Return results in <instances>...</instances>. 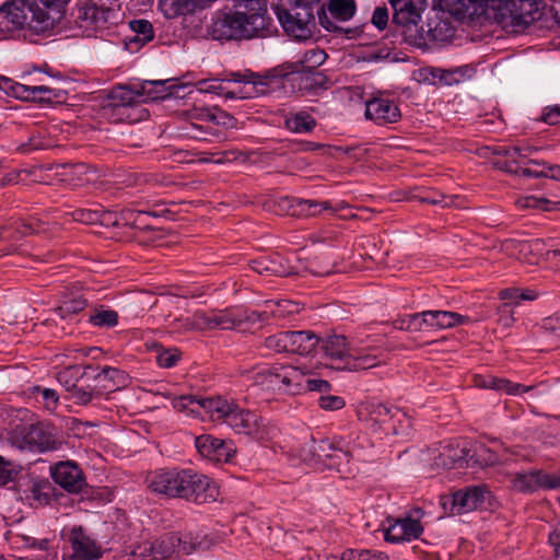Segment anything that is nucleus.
<instances>
[{"label": "nucleus", "mask_w": 560, "mask_h": 560, "mask_svg": "<svg viewBox=\"0 0 560 560\" xmlns=\"http://www.w3.org/2000/svg\"><path fill=\"white\" fill-rule=\"evenodd\" d=\"M148 488L158 494L168 498L174 497L175 475L171 469L160 468L147 476Z\"/></svg>", "instance_id": "nucleus-35"}, {"label": "nucleus", "mask_w": 560, "mask_h": 560, "mask_svg": "<svg viewBox=\"0 0 560 560\" xmlns=\"http://www.w3.org/2000/svg\"><path fill=\"white\" fill-rule=\"evenodd\" d=\"M318 406L324 410H340L346 406V401L341 396L323 395L318 398Z\"/></svg>", "instance_id": "nucleus-61"}, {"label": "nucleus", "mask_w": 560, "mask_h": 560, "mask_svg": "<svg viewBox=\"0 0 560 560\" xmlns=\"http://www.w3.org/2000/svg\"><path fill=\"white\" fill-rule=\"evenodd\" d=\"M113 14L112 10L98 7L92 1L80 2L75 10V24L86 36H91L97 31L106 28Z\"/></svg>", "instance_id": "nucleus-17"}, {"label": "nucleus", "mask_w": 560, "mask_h": 560, "mask_svg": "<svg viewBox=\"0 0 560 560\" xmlns=\"http://www.w3.org/2000/svg\"><path fill=\"white\" fill-rule=\"evenodd\" d=\"M327 58V54L319 48H312L304 52L303 58L294 63L303 65L304 69L318 70Z\"/></svg>", "instance_id": "nucleus-51"}, {"label": "nucleus", "mask_w": 560, "mask_h": 560, "mask_svg": "<svg viewBox=\"0 0 560 560\" xmlns=\"http://www.w3.org/2000/svg\"><path fill=\"white\" fill-rule=\"evenodd\" d=\"M300 456L304 462L323 464L328 469H335L339 472H346V466L352 459V453L348 443L342 438L319 439L314 436L306 442Z\"/></svg>", "instance_id": "nucleus-5"}, {"label": "nucleus", "mask_w": 560, "mask_h": 560, "mask_svg": "<svg viewBox=\"0 0 560 560\" xmlns=\"http://www.w3.org/2000/svg\"><path fill=\"white\" fill-rule=\"evenodd\" d=\"M366 413L364 421L368 422L369 427L374 431H382L386 434L389 432L397 433L396 427L393 420L400 415V410L396 407H389L384 404H368L364 407Z\"/></svg>", "instance_id": "nucleus-27"}, {"label": "nucleus", "mask_w": 560, "mask_h": 560, "mask_svg": "<svg viewBox=\"0 0 560 560\" xmlns=\"http://www.w3.org/2000/svg\"><path fill=\"white\" fill-rule=\"evenodd\" d=\"M299 387V394L302 392L328 393L331 389V385L328 381L320 378H311L304 371L303 380L301 381V386Z\"/></svg>", "instance_id": "nucleus-54"}, {"label": "nucleus", "mask_w": 560, "mask_h": 560, "mask_svg": "<svg viewBox=\"0 0 560 560\" xmlns=\"http://www.w3.org/2000/svg\"><path fill=\"white\" fill-rule=\"evenodd\" d=\"M327 10L334 19L346 22L355 14L357 4L354 0H329Z\"/></svg>", "instance_id": "nucleus-44"}, {"label": "nucleus", "mask_w": 560, "mask_h": 560, "mask_svg": "<svg viewBox=\"0 0 560 560\" xmlns=\"http://www.w3.org/2000/svg\"><path fill=\"white\" fill-rule=\"evenodd\" d=\"M49 26V14L36 0H10L0 7V33L23 28L40 33Z\"/></svg>", "instance_id": "nucleus-4"}, {"label": "nucleus", "mask_w": 560, "mask_h": 560, "mask_svg": "<svg viewBox=\"0 0 560 560\" xmlns=\"http://www.w3.org/2000/svg\"><path fill=\"white\" fill-rule=\"evenodd\" d=\"M142 103L156 102L170 97L175 89V79L138 81Z\"/></svg>", "instance_id": "nucleus-33"}, {"label": "nucleus", "mask_w": 560, "mask_h": 560, "mask_svg": "<svg viewBox=\"0 0 560 560\" xmlns=\"http://www.w3.org/2000/svg\"><path fill=\"white\" fill-rule=\"evenodd\" d=\"M235 11L246 15L249 24L254 25L267 36L270 19L267 16V3L265 0H233Z\"/></svg>", "instance_id": "nucleus-30"}, {"label": "nucleus", "mask_w": 560, "mask_h": 560, "mask_svg": "<svg viewBox=\"0 0 560 560\" xmlns=\"http://www.w3.org/2000/svg\"><path fill=\"white\" fill-rule=\"evenodd\" d=\"M129 25L131 31L135 33L130 43H140L141 45H144L153 38V27L149 21L133 20Z\"/></svg>", "instance_id": "nucleus-47"}, {"label": "nucleus", "mask_w": 560, "mask_h": 560, "mask_svg": "<svg viewBox=\"0 0 560 560\" xmlns=\"http://www.w3.org/2000/svg\"><path fill=\"white\" fill-rule=\"evenodd\" d=\"M277 16L287 34L298 40H306L312 38L316 24L307 23V21L291 16V11L283 8H277Z\"/></svg>", "instance_id": "nucleus-34"}, {"label": "nucleus", "mask_w": 560, "mask_h": 560, "mask_svg": "<svg viewBox=\"0 0 560 560\" xmlns=\"http://www.w3.org/2000/svg\"><path fill=\"white\" fill-rule=\"evenodd\" d=\"M30 396L43 408L48 411H55L58 402L59 395L55 389L42 387V386H33L30 388Z\"/></svg>", "instance_id": "nucleus-43"}, {"label": "nucleus", "mask_w": 560, "mask_h": 560, "mask_svg": "<svg viewBox=\"0 0 560 560\" xmlns=\"http://www.w3.org/2000/svg\"><path fill=\"white\" fill-rule=\"evenodd\" d=\"M84 369L100 397L115 392L126 382V374L116 368L104 366L100 370L96 366L88 365Z\"/></svg>", "instance_id": "nucleus-23"}, {"label": "nucleus", "mask_w": 560, "mask_h": 560, "mask_svg": "<svg viewBox=\"0 0 560 560\" xmlns=\"http://www.w3.org/2000/svg\"><path fill=\"white\" fill-rule=\"evenodd\" d=\"M489 389L504 392L510 395H515L521 392H528L530 388L518 383H513L506 378L489 376Z\"/></svg>", "instance_id": "nucleus-49"}, {"label": "nucleus", "mask_w": 560, "mask_h": 560, "mask_svg": "<svg viewBox=\"0 0 560 560\" xmlns=\"http://www.w3.org/2000/svg\"><path fill=\"white\" fill-rule=\"evenodd\" d=\"M513 0H478V12L485 10H493L495 12V18H500L501 20L506 19V12L509 11L510 4H512Z\"/></svg>", "instance_id": "nucleus-52"}, {"label": "nucleus", "mask_w": 560, "mask_h": 560, "mask_svg": "<svg viewBox=\"0 0 560 560\" xmlns=\"http://www.w3.org/2000/svg\"><path fill=\"white\" fill-rule=\"evenodd\" d=\"M50 475L69 493H80L88 486L82 469L73 460L56 463L50 467Z\"/></svg>", "instance_id": "nucleus-18"}, {"label": "nucleus", "mask_w": 560, "mask_h": 560, "mask_svg": "<svg viewBox=\"0 0 560 560\" xmlns=\"http://www.w3.org/2000/svg\"><path fill=\"white\" fill-rule=\"evenodd\" d=\"M213 545V540L209 539L207 535L200 533H184L177 537V547L180 548L186 555H190L194 551L209 549Z\"/></svg>", "instance_id": "nucleus-41"}, {"label": "nucleus", "mask_w": 560, "mask_h": 560, "mask_svg": "<svg viewBox=\"0 0 560 560\" xmlns=\"http://www.w3.org/2000/svg\"><path fill=\"white\" fill-rule=\"evenodd\" d=\"M478 0H438L439 8L456 19L478 14Z\"/></svg>", "instance_id": "nucleus-40"}, {"label": "nucleus", "mask_w": 560, "mask_h": 560, "mask_svg": "<svg viewBox=\"0 0 560 560\" xmlns=\"http://www.w3.org/2000/svg\"><path fill=\"white\" fill-rule=\"evenodd\" d=\"M219 494L218 485L208 476L191 469L177 472V498L205 504L217 501Z\"/></svg>", "instance_id": "nucleus-9"}, {"label": "nucleus", "mask_w": 560, "mask_h": 560, "mask_svg": "<svg viewBox=\"0 0 560 560\" xmlns=\"http://www.w3.org/2000/svg\"><path fill=\"white\" fill-rule=\"evenodd\" d=\"M489 494L490 491L486 485L469 486L453 493L452 504L457 513H466L481 508Z\"/></svg>", "instance_id": "nucleus-28"}, {"label": "nucleus", "mask_w": 560, "mask_h": 560, "mask_svg": "<svg viewBox=\"0 0 560 560\" xmlns=\"http://www.w3.org/2000/svg\"><path fill=\"white\" fill-rule=\"evenodd\" d=\"M283 124L285 129L294 133H308L317 126L316 119L305 110L288 113Z\"/></svg>", "instance_id": "nucleus-39"}, {"label": "nucleus", "mask_w": 560, "mask_h": 560, "mask_svg": "<svg viewBox=\"0 0 560 560\" xmlns=\"http://www.w3.org/2000/svg\"><path fill=\"white\" fill-rule=\"evenodd\" d=\"M2 91L22 101L48 102L58 96L56 90L47 85L31 86L14 82L8 78L3 79Z\"/></svg>", "instance_id": "nucleus-26"}, {"label": "nucleus", "mask_w": 560, "mask_h": 560, "mask_svg": "<svg viewBox=\"0 0 560 560\" xmlns=\"http://www.w3.org/2000/svg\"><path fill=\"white\" fill-rule=\"evenodd\" d=\"M118 318L116 311L101 305L91 311L88 322L97 328H113L118 324Z\"/></svg>", "instance_id": "nucleus-42"}, {"label": "nucleus", "mask_w": 560, "mask_h": 560, "mask_svg": "<svg viewBox=\"0 0 560 560\" xmlns=\"http://www.w3.org/2000/svg\"><path fill=\"white\" fill-rule=\"evenodd\" d=\"M294 13L291 12V16L298 19V21H307V23L316 24L314 15V3L311 1L294 0Z\"/></svg>", "instance_id": "nucleus-53"}, {"label": "nucleus", "mask_w": 560, "mask_h": 560, "mask_svg": "<svg viewBox=\"0 0 560 560\" xmlns=\"http://www.w3.org/2000/svg\"><path fill=\"white\" fill-rule=\"evenodd\" d=\"M424 330L428 329H447L455 326L464 325L470 322L468 316H464L451 311H423L420 312Z\"/></svg>", "instance_id": "nucleus-32"}, {"label": "nucleus", "mask_w": 560, "mask_h": 560, "mask_svg": "<svg viewBox=\"0 0 560 560\" xmlns=\"http://www.w3.org/2000/svg\"><path fill=\"white\" fill-rule=\"evenodd\" d=\"M198 322L190 323L187 319L177 318V332L180 329L192 330L205 325L207 328L236 329L240 331L249 330L259 322H267L270 318L268 312H258L243 306L229 307L221 311H211L201 315H196Z\"/></svg>", "instance_id": "nucleus-3"}, {"label": "nucleus", "mask_w": 560, "mask_h": 560, "mask_svg": "<svg viewBox=\"0 0 560 560\" xmlns=\"http://www.w3.org/2000/svg\"><path fill=\"white\" fill-rule=\"evenodd\" d=\"M184 79L185 78H177V105H179V108H191V103H196V105L203 104L201 96L206 93L215 94L225 98H236L240 94V92L230 90L225 85L223 78L198 80L194 84L195 88L186 92V86L189 82H185Z\"/></svg>", "instance_id": "nucleus-11"}, {"label": "nucleus", "mask_w": 560, "mask_h": 560, "mask_svg": "<svg viewBox=\"0 0 560 560\" xmlns=\"http://www.w3.org/2000/svg\"><path fill=\"white\" fill-rule=\"evenodd\" d=\"M529 149L520 147H497L493 154L497 159L492 161L495 168L523 177H545V166H535L529 162Z\"/></svg>", "instance_id": "nucleus-10"}, {"label": "nucleus", "mask_w": 560, "mask_h": 560, "mask_svg": "<svg viewBox=\"0 0 560 560\" xmlns=\"http://www.w3.org/2000/svg\"><path fill=\"white\" fill-rule=\"evenodd\" d=\"M520 208L524 209H540L542 211H549L552 202L546 198L525 196L517 200Z\"/></svg>", "instance_id": "nucleus-58"}, {"label": "nucleus", "mask_w": 560, "mask_h": 560, "mask_svg": "<svg viewBox=\"0 0 560 560\" xmlns=\"http://www.w3.org/2000/svg\"><path fill=\"white\" fill-rule=\"evenodd\" d=\"M143 550L149 552L147 560H172L174 545L171 540L144 542Z\"/></svg>", "instance_id": "nucleus-45"}, {"label": "nucleus", "mask_w": 560, "mask_h": 560, "mask_svg": "<svg viewBox=\"0 0 560 560\" xmlns=\"http://www.w3.org/2000/svg\"><path fill=\"white\" fill-rule=\"evenodd\" d=\"M74 221L84 224H96L102 222L103 212L98 209H75L72 213Z\"/></svg>", "instance_id": "nucleus-55"}, {"label": "nucleus", "mask_w": 560, "mask_h": 560, "mask_svg": "<svg viewBox=\"0 0 560 560\" xmlns=\"http://www.w3.org/2000/svg\"><path fill=\"white\" fill-rule=\"evenodd\" d=\"M388 527L384 532V539L387 542L399 544L420 538L423 534V526L419 520L409 515L401 517H387Z\"/></svg>", "instance_id": "nucleus-19"}, {"label": "nucleus", "mask_w": 560, "mask_h": 560, "mask_svg": "<svg viewBox=\"0 0 560 560\" xmlns=\"http://www.w3.org/2000/svg\"><path fill=\"white\" fill-rule=\"evenodd\" d=\"M59 382L65 384L69 398L78 405H88L100 395L88 377L85 369L71 366L59 374Z\"/></svg>", "instance_id": "nucleus-15"}, {"label": "nucleus", "mask_w": 560, "mask_h": 560, "mask_svg": "<svg viewBox=\"0 0 560 560\" xmlns=\"http://www.w3.org/2000/svg\"><path fill=\"white\" fill-rule=\"evenodd\" d=\"M108 100L109 103L104 107V112L113 121L133 122L137 120L131 118L128 110L142 103L138 81L114 86L109 92Z\"/></svg>", "instance_id": "nucleus-13"}, {"label": "nucleus", "mask_w": 560, "mask_h": 560, "mask_svg": "<svg viewBox=\"0 0 560 560\" xmlns=\"http://www.w3.org/2000/svg\"><path fill=\"white\" fill-rule=\"evenodd\" d=\"M177 412L186 416H208L211 421L226 424L237 434H244L257 442H269L279 435L278 425L256 411L242 408L235 401L221 396L201 398L185 394L177 388Z\"/></svg>", "instance_id": "nucleus-1"}, {"label": "nucleus", "mask_w": 560, "mask_h": 560, "mask_svg": "<svg viewBox=\"0 0 560 560\" xmlns=\"http://www.w3.org/2000/svg\"><path fill=\"white\" fill-rule=\"evenodd\" d=\"M156 362L161 368H172L175 364V353L171 349H164L162 345L155 346Z\"/></svg>", "instance_id": "nucleus-63"}, {"label": "nucleus", "mask_w": 560, "mask_h": 560, "mask_svg": "<svg viewBox=\"0 0 560 560\" xmlns=\"http://www.w3.org/2000/svg\"><path fill=\"white\" fill-rule=\"evenodd\" d=\"M250 268L257 273L265 276L288 277L294 273V267L279 253L253 259Z\"/></svg>", "instance_id": "nucleus-29"}, {"label": "nucleus", "mask_w": 560, "mask_h": 560, "mask_svg": "<svg viewBox=\"0 0 560 560\" xmlns=\"http://www.w3.org/2000/svg\"><path fill=\"white\" fill-rule=\"evenodd\" d=\"M302 380V369L292 365H273L257 373L255 382L267 389L296 395Z\"/></svg>", "instance_id": "nucleus-12"}, {"label": "nucleus", "mask_w": 560, "mask_h": 560, "mask_svg": "<svg viewBox=\"0 0 560 560\" xmlns=\"http://www.w3.org/2000/svg\"><path fill=\"white\" fill-rule=\"evenodd\" d=\"M393 10L392 24L396 27L417 25L421 7L427 0H388Z\"/></svg>", "instance_id": "nucleus-31"}, {"label": "nucleus", "mask_w": 560, "mask_h": 560, "mask_svg": "<svg viewBox=\"0 0 560 560\" xmlns=\"http://www.w3.org/2000/svg\"><path fill=\"white\" fill-rule=\"evenodd\" d=\"M270 73L272 92L282 86L283 79H289L293 88L307 94L326 90L328 84V79L323 72L304 69L301 63L283 62L270 69Z\"/></svg>", "instance_id": "nucleus-7"}, {"label": "nucleus", "mask_w": 560, "mask_h": 560, "mask_svg": "<svg viewBox=\"0 0 560 560\" xmlns=\"http://www.w3.org/2000/svg\"><path fill=\"white\" fill-rule=\"evenodd\" d=\"M290 353L310 355L317 350L319 337L311 330H289Z\"/></svg>", "instance_id": "nucleus-36"}, {"label": "nucleus", "mask_w": 560, "mask_h": 560, "mask_svg": "<svg viewBox=\"0 0 560 560\" xmlns=\"http://www.w3.org/2000/svg\"><path fill=\"white\" fill-rule=\"evenodd\" d=\"M88 301L83 296H78L68 301H65L56 311L61 318H71L85 310Z\"/></svg>", "instance_id": "nucleus-50"}, {"label": "nucleus", "mask_w": 560, "mask_h": 560, "mask_svg": "<svg viewBox=\"0 0 560 560\" xmlns=\"http://www.w3.org/2000/svg\"><path fill=\"white\" fill-rule=\"evenodd\" d=\"M198 453L209 460L228 463L236 453L231 440H221L210 434H202L194 439Z\"/></svg>", "instance_id": "nucleus-20"}, {"label": "nucleus", "mask_w": 560, "mask_h": 560, "mask_svg": "<svg viewBox=\"0 0 560 560\" xmlns=\"http://www.w3.org/2000/svg\"><path fill=\"white\" fill-rule=\"evenodd\" d=\"M364 115L377 126H388L401 119V112L396 102L383 96L366 101Z\"/></svg>", "instance_id": "nucleus-22"}, {"label": "nucleus", "mask_w": 560, "mask_h": 560, "mask_svg": "<svg viewBox=\"0 0 560 560\" xmlns=\"http://www.w3.org/2000/svg\"><path fill=\"white\" fill-rule=\"evenodd\" d=\"M243 153L237 149H229L211 153V158L200 159V162H212L214 164H226L238 160Z\"/></svg>", "instance_id": "nucleus-56"}, {"label": "nucleus", "mask_w": 560, "mask_h": 560, "mask_svg": "<svg viewBox=\"0 0 560 560\" xmlns=\"http://www.w3.org/2000/svg\"><path fill=\"white\" fill-rule=\"evenodd\" d=\"M18 474L16 466L0 456V487L13 481Z\"/></svg>", "instance_id": "nucleus-60"}, {"label": "nucleus", "mask_w": 560, "mask_h": 560, "mask_svg": "<svg viewBox=\"0 0 560 560\" xmlns=\"http://www.w3.org/2000/svg\"><path fill=\"white\" fill-rule=\"evenodd\" d=\"M68 540L72 560H96L102 556L101 546L81 526L70 529Z\"/></svg>", "instance_id": "nucleus-24"}, {"label": "nucleus", "mask_w": 560, "mask_h": 560, "mask_svg": "<svg viewBox=\"0 0 560 560\" xmlns=\"http://www.w3.org/2000/svg\"><path fill=\"white\" fill-rule=\"evenodd\" d=\"M388 9L386 5L375 8L371 23L380 31H383L388 25Z\"/></svg>", "instance_id": "nucleus-64"}, {"label": "nucleus", "mask_w": 560, "mask_h": 560, "mask_svg": "<svg viewBox=\"0 0 560 560\" xmlns=\"http://www.w3.org/2000/svg\"><path fill=\"white\" fill-rule=\"evenodd\" d=\"M544 0H513L506 12L514 27H526L540 19V10L545 8Z\"/></svg>", "instance_id": "nucleus-25"}, {"label": "nucleus", "mask_w": 560, "mask_h": 560, "mask_svg": "<svg viewBox=\"0 0 560 560\" xmlns=\"http://www.w3.org/2000/svg\"><path fill=\"white\" fill-rule=\"evenodd\" d=\"M225 83L236 82V83H245L250 84L249 91H238L237 98H246L252 96H260L272 93L271 85V73L270 69L265 73H256L250 70H246L245 72H230L223 77Z\"/></svg>", "instance_id": "nucleus-21"}, {"label": "nucleus", "mask_w": 560, "mask_h": 560, "mask_svg": "<svg viewBox=\"0 0 560 560\" xmlns=\"http://www.w3.org/2000/svg\"><path fill=\"white\" fill-rule=\"evenodd\" d=\"M289 330L279 331L264 340V347L275 353H290Z\"/></svg>", "instance_id": "nucleus-46"}, {"label": "nucleus", "mask_w": 560, "mask_h": 560, "mask_svg": "<svg viewBox=\"0 0 560 560\" xmlns=\"http://www.w3.org/2000/svg\"><path fill=\"white\" fill-rule=\"evenodd\" d=\"M44 141L37 133H32L26 142H22L16 147V151L22 154H28L35 150L43 149Z\"/></svg>", "instance_id": "nucleus-62"}, {"label": "nucleus", "mask_w": 560, "mask_h": 560, "mask_svg": "<svg viewBox=\"0 0 560 560\" xmlns=\"http://www.w3.org/2000/svg\"><path fill=\"white\" fill-rule=\"evenodd\" d=\"M417 199L422 203L428 205H441L442 207H448L453 202L452 196H446L440 191H428L423 195L417 196Z\"/></svg>", "instance_id": "nucleus-59"}, {"label": "nucleus", "mask_w": 560, "mask_h": 560, "mask_svg": "<svg viewBox=\"0 0 560 560\" xmlns=\"http://www.w3.org/2000/svg\"><path fill=\"white\" fill-rule=\"evenodd\" d=\"M512 490L522 494H533L539 490L560 488V470L549 474L544 469L517 471L510 476Z\"/></svg>", "instance_id": "nucleus-14"}, {"label": "nucleus", "mask_w": 560, "mask_h": 560, "mask_svg": "<svg viewBox=\"0 0 560 560\" xmlns=\"http://www.w3.org/2000/svg\"><path fill=\"white\" fill-rule=\"evenodd\" d=\"M9 441L21 451L37 453L56 451L62 445L57 428L47 422L18 427L10 433Z\"/></svg>", "instance_id": "nucleus-6"}, {"label": "nucleus", "mask_w": 560, "mask_h": 560, "mask_svg": "<svg viewBox=\"0 0 560 560\" xmlns=\"http://www.w3.org/2000/svg\"><path fill=\"white\" fill-rule=\"evenodd\" d=\"M434 464L444 469L467 467L466 447L444 446L439 455L434 457Z\"/></svg>", "instance_id": "nucleus-38"}, {"label": "nucleus", "mask_w": 560, "mask_h": 560, "mask_svg": "<svg viewBox=\"0 0 560 560\" xmlns=\"http://www.w3.org/2000/svg\"><path fill=\"white\" fill-rule=\"evenodd\" d=\"M209 34L217 40H242L254 37H265L259 30L249 24L241 11L218 10L209 26Z\"/></svg>", "instance_id": "nucleus-8"}, {"label": "nucleus", "mask_w": 560, "mask_h": 560, "mask_svg": "<svg viewBox=\"0 0 560 560\" xmlns=\"http://www.w3.org/2000/svg\"><path fill=\"white\" fill-rule=\"evenodd\" d=\"M467 452V468H485L500 462L499 455L486 444L476 442Z\"/></svg>", "instance_id": "nucleus-37"}, {"label": "nucleus", "mask_w": 560, "mask_h": 560, "mask_svg": "<svg viewBox=\"0 0 560 560\" xmlns=\"http://www.w3.org/2000/svg\"><path fill=\"white\" fill-rule=\"evenodd\" d=\"M378 362L376 355L364 354L354 357L352 354V358L348 359L347 363H349V366L346 370H368L376 366Z\"/></svg>", "instance_id": "nucleus-57"}, {"label": "nucleus", "mask_w": 560, "mask_h": 560, "mask_svg": "<svg viewBox=\"0 0 560 560\" xmlns=\"http://www.w3.org/2000/svg\"><path fill=\"white\" fill-rule=\"evenodd\" d=\"M209 124L233 128L236 118L218 107H206L205 104L191 103V108H179L177 105V141L201 143L212 141L213 138L224 140V135Z\"/></svg>", "instance_id": "nucleus-2"}, {"label": "nucleus", "mask_w": 560, "mask_h": 560, "mask_svg": "<svg viewBox=\"0 0 560 560\" xmlns=\"http://www.w3.org/2000/svg\"><path fill=\"white\" fill-rule=\"evenodd\" d=\"M320 358L326 361V365L336 370H346L349 366L348 359L352 358L349 342L343 335H330L324 339L319 338V345L316 350Z\"/></svg>", "instance_id": "nucleus-16"}, {"label": "nucleus", "mask_w": 560, "mask_h": 560, "mask_svg": "<svg viewBox=\"0 0 560 560\" xmlns=\"http://www.w3.org/2000/svg\"><path fill=\"white\" fill-rule=\"evenodd\" d=\"M279 206L291 217H306L307 199L296 197H283Z\"/></svg>", "instance_id": "nucleus-48"}]
</instances>
